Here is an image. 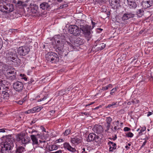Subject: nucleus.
<instances>
[{"mask_svg": "<svg viewBox=\"0 0 153 153\" xmlns=\"http://www.w3.org/2000/svg\"><path fill=\"white\" fill-rule=\"evenodd\" d=\"M4 141L0 143V153H10L13 146L14 139L12 135L3 137Z\"/></svg>", "mask_w": 153, "mask_h": 153, "instance_id": "1", "label": "nucleus"}, {"mask_svg": "<svg viewBox=\"0 0 153 153\" xmlns=\"http://www.w3.org/2000/svg\"><path fill=\"white\" fill-rule=\"evenodd\" d=\"M57 37L58 40L57 41L56 45L57 49L59 51L58 54L61 56L65 57L67 56L68 53L63 50V47L65 45L68 44L67 42H69L66 41L65 39H62L63 37L59 35L57 36Z\"/></svg>", "mask_w": 153, "mask_h": 153, "instance_id": "2", "label": "nucleus"}, {"mask_svg": "<svg viewBox=\"0 0 153 153\" xmlns=\"http://www.w3.org/2000/svg\"><path fill=\"white\" fill-rule=\"evenodd\" d=\"M78 26H79L80 29L85 38L88 41L89 40L91 37V33H92L91 26L84 24L82 22H80Z\"/></svg>", "mask_w": 153, "mask_h": 153, "instance_id": "3", "label": "nucleus"}, {"mask_svg": "<svg viewBox=\"0 0 153 153\" xmlns=\"http://www.w3.org/2000/svg\"><path fill=\"white\" fill-rule=\"evenodd\" d=\"M46 60L47 62L56 64L59 61V58L57 54L54 52H48L45 56Z\"/></svg>", "mask_w": 153, "mask_h": 153, "instance_id": "4", "label": "nucleus"}, {"mask_svg": "<svg viewBox=\"0 0 153 153\" xmlns=\"http://www.w3.org/2000/svg\"><path fill=\"white\" fill-rule=\"evenodd\" d=\"M87 141L88 142H93L97 146H100L102 144V139L95 133H91L89 134Z\"/></svg>", "mask_w": 153, "mask_h": 153, "instance_id": "5", "label": "nucleus"}, {"mask_svg": "<svg viewBox=\"0 0 153 153\" xmlns=\"http://www.w3.org/2000/svg\"><path fill=\"white\" fill-rule=\"evenodd\" d=\"M6 59L8 61H13L18 57L16 49H11L5 52Z\"/></svg>", "mask_w": 153, "mask_h": 153, "instance_id": "6", "label": "nucleus"}, {"mask_svg": "<svg viewBox=\"0 0 153 153\" xmlns=\"http://www.w3.org/2000/svg\"><path fill=\"white\" fill-rule=\"evenodd\" d=\"M14 9L13 5L10 4H7L4 5L3 3L0 2V11L6 13H10Z\"/></svg>", "mask_w": 153, "mask_h": 153, "instance_id": "7", "label": "nucleus"}, {"mask_svg": "<svg viewBox=\"0 0 153 153\" xmlns=\"http://www.w3.org/2000/svg\"><path fill=\"white\" fill-rule=\"evenodd\" d=\"M16 140L18 142L21 143V144L25 146L27 144H28L30 141V138L24 137L21 134H18L16 135Z\"/></svg>", "mask_w": 153, "mask_h": 153, "instance_id": "8", "label": "nucleus"}, {"mask_svg": "<svg viewBox=\"0 0 153 153\" xmlns=\"http://www.w3.org/2000/svg\"><path fill=\"white\" fill-rule=\"evenodd\" d=\"M105 44L100 42V40H97L94 43V45L92 48V51L93 52H96L102 50L105 48Z\"/></svg>", "mask_w": 153, "mask_h": 153, "instance_id": "9", "label": "nucleus"}, {"mask_svg": "<svg viewBox=\"0 0 153 153\" xmlns=\"http://www.w3.org/2000/svg\"><path fill=\"white\" fill-rule=\"evenodd\" d=\"M68 31L71 33L74 36H79L81 33L80 29L79 26L75 25H72L69 26Z\"/></svg>", "mask_w": 153, "mask_h": 153, "instance_id": "10", "label": "nucleus"}, {"mask_svg": "<svg viewBox=\"0 0 153 153\" xmlns=\"http://www.w3.org/2000/svg\"><path fill=\"white\" fill-rule=\"evenodd\" d=\"M5 75L7 79L10 80H13L16 78V72L14 69L8 70Z\"/></svg>", "mask_w": 153, "mask_h": 153, "instance_id": "11", "label": "nucleus"}, {"mask_svg": "<svg viewBox=\"0 0 153 153\" xmlns=\"http://www.w3.org/2000/svg\"><path fill=\"white\" fill-rule=\"evenodd\" d=\"M30 51V49L27 46H23L19 47L17 51L20 56H25L28 54Z\"/></svg>", "mask_w": 153, "mask_h": 153, "instance_id": "12", "label": "nucleus"}, {"mask_svg": "<svg viewBox=\"0 0 153 153\" xmlns=\"http://www.w3.org/2000/svg\"><path fill=\"white\" fill-rule=\"evenodd\" d=\"M13 85L14 89L18 92H22L24 88V84L21 82L16 81L13 83Z\"/></svg>", "mask_w": 153, "mask_h": 153, "instance_id": "13", "label": "nucleus"}, {"mask_svg": "<svg viewBox=\"0 0 153 153\" xmlns=\"http://www.w3.org/2000/svg\"><path fill=\"white\" fill-rule=\"evenodd\" d=\"M84 42V41L83 39L79 38L74 40V43H73L72 44H71V43L70 42H67V43L70 48L75 49L76 47H78L79 45H82Z\"/></svg>", "mask_w": 153, "mask_h": 153, "instance_id": "14", "label": "nucleus"}, {"mask_svg": "<svg viewBox=\"0 0 153 153\" xmlns=\"http://www.w3.org/2000/svg\"><path fill=\"white\" fill-rule=\"evenodd\" d=\"M70 142L74 145H77L81 143L82 140V137L79 136H75L73 138H71Z\"/></svg>", "mask_w": 153, "mask_h": 153, "instance_id": "15", "label": "nucleus"}, {"mask_svg": "<svg viewBox=\"0 0 153 153\" xmlns=\"http://www.w3.org/2000/svg\"><path fill=\"white\" fill-rule=\"evenodd\" d=\"M6 89H5L4 91H2V93L1 94L0 97L1 98H3L5 100H7L9 98V93L10 92V90H8L9 87H6Z\"/></svg>", "mask_w": 153, "mask_h": 153, "instance_id": "16", "label": "nucleus"}, {"mask_svg": "<svg viewBox=\"0 0 153 153\" xmlns=\"http://www.w3.org/2000/svg\"><path fill=\"white\" fill-rule=\"evenodd\" d=\"M152 4V0H143L141 3L142 7L144 9L150 7Z\"/></svg>", "mask_w": 153, "mask_h": 153, "instance_id": "17", "label": "nucleus"}, {"mask_svg": "<svg viewBox=\"0 0 153 153\" xmlns=\"http://www.w3.org/2000/svg\"><path fill=\"white\" fill-rule=\"evenodd\" d=\"M111 6L114 9H117L120 6L119 0H109Z\"/></svg>", "mask_w": 153, "mask_h": 153, "instance_id": "18", "label": "nucleus"}, {"mask_svg": "<svg viewBox=\"0 0 153 153\" xmlns=\"http://www.w3.org/2000/svg\"><path fill=\"white\" fill-rule=\"evenodd\" d=\"M74 145V144H72L71 146L69 143L67 142L64 143L63 144L64 147L65 149H67L72 152H74L76 151L75 149L73 147Z\"/></svg>", "mask_w": 153, "mask_h": 153, "instance_id": "19", "label": "nucleus"}, {"mask_svg": "<svg viewBox=\"0 0 153 153\" xmlns=\"http://www.w3.org/2000/svg\"><path fill=\"white\" fill-rule=\"evenodd\" d=\"M40 8L42 10L49 11L51 9L50 5L48 3L44 2L41 4L39 6Z\"/></svg>", "mask_w": 153, "mask_h": 153, "instance_id": "20", "label": "nucleus"}, {"mask_svg": "<svg viewBox=\"0 0 153 153\" xmlns=\"http://www.w3.org/2000/svg\"><path fill=\"white\" fill-rule=\"evenodd\" d=\"M92 130L97 134H100L103 131V129L100 125H95L93 128Z\"/></svg>", "mask_w": 153, "mask_h": 153, "instance_id": "21", "label": "nucleus"}, {"mask_svg": "<svg viewBox=\"0 0 153 153\" xmlns=\"http://www.w3.org/2000/svg\"><path fill=\"white\" fill-rule=\"evenodd\" d=\"M29 0H13V2L17 6H25L26 5V3L28 2Z\"/></svg>", "mask_w": 153, "mask_h": 153, "instance_id": "22", "label": "nucleus"}, {"mask_svg": "<svg viewBox=\"0 0 153 153\" xmlns=\"http://www.w3.org/2000/svg\"><path fill=\"white\" fill-rule=\"evenodd\" d=\"M134 15L131 13H127L124 14L121 17L122 20L123 21L129 19V18H133L134 17Z\"/></svg>", "mask_w": 153, "mask_h": 153, "instance_id": "23", "label": "nucleus"}, {"mask_svg": "<svg viewBox=\"0 0 153 153\" xmlns=\"http://www.w3.org/2000/svg\"><path fill=\"white\" fill-rule=\"evenodd\" d=\"M128 6L130 8L135 9L137 6L135 0H127Z\"/></svg>", "mask_w": 153, "mask_h": 153, "instance_id": "24", "label": "nucleus"}, {"mask_svg": "<svg viewBox=\"0 0 153 153\" xmlns=\"http://www.w3.org/2000/svg\"><path fill=\"white\" fill-rule=\"evenodd\" d=\"M109 147V151L110 152H113L114 150L116 148V144L111 141H109L108 143Z\"/></svg>", "mask_w": 153, "mask_h": 153, "instance_id": "25", "label": "nucleus"}, {"mask_svg": "<svg viewBox=\"0 0 153 153\" xmlns=\"http://www.w3.org/2000/svg\"><path fill=\"white\" fill-rule=\"evenodd\" d=\"M30 6L31 8V11L34 13H36L38 12L39 6L36 4H30Z\"/></svg>", "mask_w": 153, "mask_h": 153, "instance_id": "26", "label": "nucleus"}, {"mask_svg": "<svg viewBox=\"0 0 153 153\" xmlns=\"http://www.w3.org/2000/svg\"><path fill=\"white\" fill-rule=\"evenodd\" d=\"M30 138L32 141L33 145H39L38 139L35 135H32L30 136Z\"/></svg>", "mask_w": 153, "mask_h": 153, "instance_id": "27", "label": "nucleus"}, {"mask_svg": "<svg viewBox=\"0 0 153 153\" xmlns=\"http://www.w3.org/2000/svg\"><path fill=\"white\" fill-rule=\"evenodd\" d=\"M145 79L146 81H152L153 80V77L152 76V74L150 73H149L145 76Z\"/></svg>", "mask_w": 153, "mask_h": 153, "instance_id": "28", "label": "nucleus"}, {"mask_svg": "<svg viewBox=\"0 0 153 153\" xmlns=\"http://www.w3.org/2000/svg\"><path fill=\"white\" fill-rule=\"evenodd\" d=\"M24 149V148L23 147L19 146L16 148V150L14 152H13L12 153H22Z\"/></svg>", "mask_w": 153, "mask_h": 153, "instance_id": "29", "label": "nucleus"}, {"mask_svg": "<svg viewBox=\"0 0 153 153\" xmlns=\"http://www.w3.org/2000/svg\"><path fill=\"white\" fill-rule=\"evenodd\" d=\"M12 62L16 66H19L20 65L21 60L17 57L15 60H13V61H12Z\"/></svg>", "mask_w": 153, "mask_h": 153, "instance_id": "30", "label": "nucleus"}, {"mask_svg": "<svg viewBox=\"0 0 153 153\" xmlns=\"http://www.w3.org/2000/svg\"><path fill=\"white\" fill-rule=\"evenodd\" d=\"M58 148V146L56 145H51L48 146V149L49 151H52L57 150Z\"/></svg>", "mask_w": 153, "mask_h": 153, "instance_id": "31", "label": "nucleus"}, {"mask_svg": "<svg viewBox=\"0 0 153 153\" xmlns=\"http://www.w3.org/2000/svg\"><path fill=\"white\" fill-rule=\"evenodd\" d=\"M137 13L138 16L141 17L144 14V11L142 9H138L137 10Z\"/></svg>", "mask_w": 153, "mask_h": 153, "instance_id": "32", "label": "nucleus"}, {"mask_svg": "<svg viewBox=\"0 0 153 153\" xmlns=\"http://www.w3.org/2000/svg\"><path fill=\"white\" fill-rule=\"evenodd\" d=\"M34 113L36 112H38L40 111L42 109L41 107L37 106L33 108Z\"/></svg>", "mask_w": 153, "mask_h": 153, "instance_id": "33", "label": "nucleus"}, {"mask_svg": "<svg viewBox=\"0 0 153 153\" xmlns=\"http://www.w3.org/2000/svg\"><path fill=\"white\" fill-rule=\"evenodd\" d=\"M71 133V130L70 129H68L65 130L63 134L64 136H67L69 135Z\"/></svg>", "mask_w": 153, "mask_h": 153, "instance_id": "34", "label": "nucleus"}, {"mask_svg": "<svg viewBox=\"0 0 153 153\" xmlns=\"http://www.w3.org/2000/svg\"><path fill=\"white\" fill-rule=\"evenodd\" d=\"M117 104V102H112V103L106 106V108H109L111 107H113V106L116 105Z\"/></svg>", "mask_w": 153, "mask_h": 153, "instance_id": "35", "label": "nucleus"}, {"mask_svg": "<svg viewBox=\"0 0 153 153\" xmlns=\"http://www.w3.org/2000/svg\"><path fill=\"white\" fill-rule=\"evenodd\" d=\"M117 87L114 88H113L111 90V92L110 93V94L111 95H113L115 93V92L117 91Z\"/></svg>", "mask_w": 153, "mask_h": 153, "instance_id": "36", "label": "nucleus"}, {"mask_svg": "<svg viewBox=\"0 0 153 153\" xmlns=\"http://www.w3.org/2000/svg\"><path fill=\"white\" fill-rule=\"evenodd\" d=\"M106 120L107 123L111 124V123L112 120V119L110 117H106Z\"/></svg>", "mask_w": 153, "mask_h": 153, "instance_id": "37", "label": "nucleus"}, {"mask_svg": "<svg viewBox=\"0 0 153 153\" xmlns=\"http://www.w3.org/2000/svg\"><path fill=\"white\" fill-rule=\"evenodd\" d=\"M126 135L128 137H132L133 136L134 134L131 132H129L126 134Z\"/></svg>", "mask_w": 153, "mask_h": 153, "instance_id": "38", "label": "nucleus"}, {"mask_svg": "<svg viewBox=\"0 0 153 153\" xmlns=\"http://www.w3.org/2000/svg\"><path fill=\"white\" fill-rule=\"evenodd\" d=\"M5 81L2 80V79H0V85L4 87L5 86Z\"/></svg>", "mask_w": 153, "mask_h": 153, "instance_id": "39", "label": "nucleus"}, {"mask_svg": "<svg viewBox=\"0 0 153 153\" xmlns=\"http://www.w3.org/2000/svg\"><path fill=\"white\" fill-rule=\"evenodd\" d=\"M25 113L26 114H30V113H34V111L33 109V108L28 110L25 111Z\"/></svg>", "mask_w": 153, "mask_h": 153, "instance_id": "40", "label": "nucleus"}, {"mask_svg": "<svg viewBox=\"0 0 153 153\" xmlns=\"http://www.w3.org/2000/svg\"><path fill=\"white\" fill-rule=\"evenodd\" d=\"M131 102L133 103L137 104L139 103V101L136 99H134L131 100Z\"/></svg>", "mask_w": 153, "mask_h": 153, "instance_id": "41", "label": "nucleus"}, {"mask_svg": "<svg viewBox=\"0 0 153 153\" xmlns=\"http://www.w3.org/2000/svg\"><path fill=\"white\" fill-rule=\"evenodd\" d=\"M15 102L19 104V105H22L23 103L24 102V100H17L15 101Z\"/></svg>", "mask_w": 153, "mask_h": 153, "instance_id": "42", "label": "nucleus"}, {"mask_svg": "<svg viewBox=\"0 0 153 153\" xmlns=\"http://www.w3.org/2000/svg\"><path fill=\"white\" fill-rule=\"evenodd\" d=\"M3 42L1 38L0 37V50L3 46Z\"/></svg>", "mask_w": 153, "mask_h": 153, "instance_id": "43", "label": "nucleus"}, {"mask_svg": "<svg viewBox=\"0 0 153 153\" xmlns=\"http://www.w3.org/2000/svg\"><path fill=\"white\" fill-rule=\"evenodd\" d=\"M123 130L125 131H130L131 129L129 128L126 127L124 128Z\"/></svg>", "mask_w": 153, "mask_h": 153, "instance_id": "44", "label": "nucleus"}, {"mask_svg": "<svg viewBox=\"0 0 153 153\" xmlns=\"http://www.w3.org/2000/svg\"><path fill=\"white\" fill-rule=\"evenodd\" d=\"M46 99H47V97L46 96H45L43 98H41L40 99L38 100V102H39L41 101H44V100H45Z\"/></svg>", "mask_w": 153, "mask_h": 153, "instance_id": "45", "label": "nucleus"}, {"mask_svg": "<svg viewBox=\"0 0 153 153\" xmlns=\"http://www.w3.org/2000/svg\"><path fill=\"white\" fill-rule=\"evenodd\" d=\"M102 89L103 91H105L108 89V87H107V86H105L102 87Z\"/></svg>", "mask_w": 153, "mask_h": 153, "instance_id": "46", "label": "nucleus"}, {"mask_svg": "<svg viewBox=\"0 0 153 153\" xmlns=\"http://www.w3.org/2000/svg\"><path fill=\"white\" fill-rule=\"evenodd\" d=\"M40 128L42 130V131H43L45 132H46V129L43 126H40Z\"/></svg>", "mask_w": 153, "mask_h": 153, "instance_id": "47", "label": "nucleus"}, {"mask_svg": "<svg viewBox=\"0 0 153 153\" xmlns=\"http://www.w3.org/2000/svg\"><path fill=\"white\" fill-rule=\"evenodd\" d=\"M91 24L92 25V27H91V28L92 29L94 27L95 25L96 24V23L94 22H93L92 20L91 21Z\"/></svg>", "mask_w": 153, "mask_h": 153, "instance_id": "48", "label": "nucleus"}, {"mask_svg": "<svg viewBox=\"0 0 153 153\" xmlns=\"http://www.w3.org/2000/svg\"><path fill=\"white\" fill-rule=\"evenodd\" d=\"M147 143V141H145L143 143L142 145L140 147V149H142L143 147L145 145L146 143Z\"/></svg>", "mask_w": 153, "mask_h": 153, "instance_id": "49", "label": "nucleus"}, {"mask_svg": "<svg viewBox=\"0 0 153 153\" xmlns=\"http://www.w3.org/2000/svg\"><path fill=\"white\" fill-rule=\"evenodd\" d=\"M146 130V127L145 126L141 128L140 130L142 132L145 131Z\"/></svg>", "mask_w": 153, "mask_h": 153, "instance_id": "50", "label": "nucleus"}, {"mask_svg": "<svg viewBox=\"0 0 153 153\" xmlns=\"http://www.w3.org/2000/svg\"><path fill=\"white\" fill-rule=\"evenodd\" d=\"M107 125L106 126V128H107V130H108L110 128V126L111 125V124L107 123Z\"/></svg>", "mask_w": 153, "mask_h": 153, "instance_id": "51", "label": "nucleus"}, {"mask_svg": "<svg viewBox=\"0 0 153 153\" xmlns=\"http://www.w3.org/2000/svg\"><path fill=\"white\" fill-rule=\"evenodd\" d=\"M52 0L54 2L61 3L62 1L63 0Z\"/></svg>", "mask_w": 153, "mask_h": 153, "instance_id": "52", "label": "nucleus"}, {"mask_svg": "<svg viewBox=\"0 0 153 153\" xmlns=\"http://www.w3.org/2000/svg\"><path fill=\"white\" fill-rule=\"evenodd\" d=\"M5 130L6 129L5 128L0 129V132H5Z\"/></svg>", "mask_w": 153, "mask_h": 153, "instance_id": "53", "label": "nucleus"}, {"mask_svg": "<svg viewBox=\"0 0 153 153\" xmlns=\"http://www.w3.org/2000/svg\"><path fill=\"white\" fill-rule=\"evenodd\" d=\"M112 139L114 140H115L117 138V135L115 134L114 137L112 136Z\"/></svg>", "mask_w": 153, "mask_h": 153, "instance_id": "54", "label": "nucleus"}, {"mask_svg": "<svg viewBox=\"0 0 153 153\" xmlns=\"http://www.w3.org/2000/svg\"><path fill=\"white\" fill-rule=\"evenodd\" d=\"M81 114H84L85 115H89L90 114L88 112H82Z\"/></svg>", "mask_w": 153, "mask_h": 153, "instance_id": "55", "label": "nucleus"}, {"mask_svg": "<svg viewBox=\"0 0 153 153\" xmlns=\"http://www.w3.org/2000/svg\"><path fill=\"white\" fill-rule=\"evenodd\" d=\"M107 87H108V89L109 88H112V85L111 84H109V85H107Z\"/></svg>", "mask_w": 153, "mask_h": 153, "instance_id": "56", "label": "nucleus"}, {"mask_svg": "<svg viewBox=\"0 0 153 153\" xmlns=\"http://www.w3.org/2000/svg\"><path fill=\"white\" fill-rule=\"evenodd\" d=\"M82 153H87L86 152H85V149L84 148H83L82 149Z\"/></svg>", "mask_w": 153, "mask_h": 153, "instance_id": "57", "label": "nucleus"}, {"mask_svg": "<svg viewBox=\"0 0 153 153\" xmlns=\"http://www.w3.org/2000/svg\"><path fill=\"white\" fill-rule=\"evenodd\" d=\"M50 153H61V151L60 150L56 151L55 152H50Z\"/></svg>", "mask_w": 153, "mask_h": 153, "instance_id": "58", "label": "nucleus"}, {"mask_svg": "<svg viewBox=\"0 0 153 153\" xmlns=\"http://www.w3.org/2000/svg\"><path fill=\"white\" fill-rule=\"evenodd\" d=\"M152 114V112L149 111L148 113L147 116L148 117H149Z\"/></svg>", "mask_w": 153, "mask_h": 153, "instance_id": "59", "label": "nucleus"}, {"mask_svg": "<svg viewBox=\"0 0 153 153\" xmlns=\"http://www.w3.org/2000/svg\"><path fill=\"white\" fill-rule=\"evenodd\" d=\"M33 82H34V80L33 79H30V81L29 82H28V83L29 84H30L32 83Z\"/></svg>", "mask_w": 153, "mask_h": 153, "instance_id": "60", "label": "nucleus"}, {"mask_svg": "<svg viewBox=\"0 0 153 153\" xmlns=\"http://www.w3.org/2000/svg\"><path fill=\"white\" fill-rule=\"evenodd\" d=\"M63 139H59V140H58V142H62L63 141Z\"/></svg>", "mask_w": 153, "mask_h": 153, "instance_id": "61", "label": "nucleus"}, {"mask_svg": "<svg viewBox=\"0 0 153 153\" xmlns=\"http://www.w3.org/2000/svg\"><path fill=\"white\" fill-rule=\"evenodd\" d=\"M15 30H16L15 29H10V31L12 32H13L15 31Z\"/></svg>", "mask_w": 153, "mask_h": 153, "instance_id": "62", "label": "nucleus"}, {"mask_svg": "<svg viewBox=\"0 0 153 153\" xmlns=\"http://www.w3.org/2000/svg\"><path fill=\"white\" fill-rule=\"evenodd\" d=\"M39 142H40V143H45V142H46V141H42L41 140H39Z\"/></svg>", "mask_w": 153, "mask_h": 153, "instance_id": "63", "label": "nucleus"}, {"mask_svg": "<svg viewBox=\"0 0 153 153\" xmlns=\"http://www.w3.org/2000/svg\"><path fill=\"white\" fill-rule=\"evenodd\" d=\"M64 8V6H63V5H62L61 6H60L59 7V9H62L63 8Z\"/></svg>", "mask_w": 153, "mask_h": 153, "instance_id": "64", "label": "nucleus"}]
</instances>
